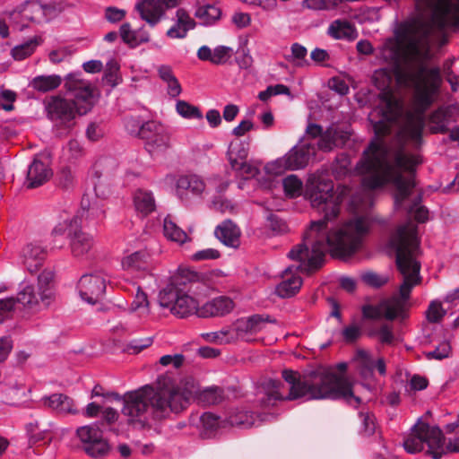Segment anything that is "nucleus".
<instances>
[{"label": "nucleus", "instance_id": "1", "mask_svg": "<svg viewBox=\"0 0 459 459\" xmlns=\"http://www.w3.org/2000/svg\"><path fill=\"white\" fill-rule=\"evenodd\" d=\"M437 30L424 29L420 22L405 21L380 48L379 57L390 67L375 71L373 80L382 91L378 105L369 113L376 138L364 151L355 171L363 176L368 192L392 183L394 205L403 207L415 186V167L421 162L408 153L403 143L418 145L425 125L424 112L435 101L441 82L439 70L429 67L430 46H442Z\"/></svg>", "mask_w": 459, "mask_h": 459}, {"label": "nucleus", "instance_id": "2", "mask_svg": "<svg viewBox=\"0 0 459 459\" xmlns=\"http://www.w3.org/2000/svg\"><path fill=\"white\" fill-rule=\"evenodd\" d=\"M346 189L334 192L333 183L323 174L309 176L305 186V196L313 208L324 213L322 220L313 221L307 230L303 242L295 246L288 254L298 266H289L282 273V281L276 286L275 293L282 299L296 295L302 286L299 271L309 272L319 268L329 250L333 257L347 258L356 253L370 227L368 217L351 220L333 230L328 222L337 217Z\"/></svg>", "mask_w": 459, "mask_h": 459}, {"label": "nucleus", "instance_id": "3", "mask_svg": "<svg viewBox=\"0 0 459 459\" xmlns=\"http://www.w3.org/2000/svg\"><path fill=\"white\" fill-rule=\"evenodd\" d=\"M108 395L123 401L122 415L129 425L143 429L150 422L149 405L157 418H165L170 413L181 412L195 399L204 405L217 404L221 402L223 392L218 386H210L201 391L191 377L176 383L169 376H160L157 379L156 387L146 385L126 393L122 397L116 393Z\"/></svg>", "mask_w": 459, "mask_h": 459}, {"label": "nucleus", "instance_id": "4", "mask_svg": "<svg viewBox=\"0 0 459 459\" xmlns=\"http://www.w3.org/2000/svg\"><path fill=\"white\" fill-rule=\"evenodd\" d=\"M345 363L334 368H321L300 377L297 371L284 369L281 373L285 384L269 379L263 387L266 399L263 403L273 405L279 400H320L342 399L351 405L357 406L361 400L354 394L352 383L345 374Z\"/></svg>", "mask_w": 459, "mask_h": 459}, {"label": "nucleus", "instance_id": "5", "mask_svg": "<svg viewBox=\"0 0 459 459\" xmlns=\"http://www.w3.org/2000/svg\"><path fill=\"white\" fill-rule=\"evenodd\" d=\"M390 246L395 252L396 265L403 276L398 293L377 305H366L362 307L363 316L369 319L385 317L393 320L405 316L409 307V299L412 289L420 284V264L418 261L420 240L417 225L408 221L397 228L390 238Z\"/></svg>", "mask_w": 459, "mask_h": 459}, {"label": "nucleus", "instance_id": "6", "mask_svg": "<svg viewBox=\"0 0 459 459\" xmlns=\"http://www.w3.org/2000/svg\"><path fill=\"white\" fill-rule=\"evenodd\" d=\"M65 87L73 102L58 97L53 98L48 105V111L52 119L71 121L75 113L84 115L91 108L94 102V87L82 78L81 73L67 74L65 78Z\"/></svg>", "mask_w": 459, "mask_h": 459}, {"label": "nucleus", "instance_id": "7", "mask_svg": "<svg viewBox=\"0 0 459 459\" xmlns=\"http://www.w3.org/2000/svg\"><path fill=\"white\" fill-rule=\"evenodd\" d=\"M427 446V453L434 459H439L446 451L459 452V437L445 445L439 428L418 421L412 428L411 436L404 440V449L411 454L420 452Z\"/></svg>", "mask_w": 459, "mask_h": 459}, {"label": "nucleus", "instance_id": "8", "mask_svg": "<svg viewBox=\"0 0 459 459\" xmlns=\"http://www.w3.org/2000/svg\"><path fill=\"white\" fill-rule=\"evenodd\" d=\"M315 143H304L294 146L283 157L279 158L264 166V173L267 179L263 181L260 178H257L261 184L266 188H273L275 186L276 182L272 180L271 178L281 176L286 170H296L306 167L309 160L316 155Z\"/></svg>", "mask_w": 459, "mask_h": 459}, {"label": "nucleus", "instance_id": "9", "mask_svg": "<svg viewBox=\"0 0 459 459\" xmlns=\"http://www.w3.org/2000/svg\"><path fill=\"white\" fill-rule=\"evenodd\" d=\"M81 228L82 221L77 216H65L52 231L53 236L67 235L71 252L75 257L85 256L93 246L92 237Z\"/></svg>", "mask_w": 459, "mask_h": 459}, {"label": "nucleus", "instance_id": "10", "mask_svg": "<svg viewBox=\"0 0 459 459\" xmlns=\"http://www.w3.org/2000/svg\"><path fill=\"white\" fill-rule=\"evenodd\" d=\"M159 304L178 317H186L195 313L198 315L200 311L198 301L188 294L179 291L173 283L160 290Z\"/></svg>", "mask_w": 459, "mask_h": 459}, {"label": "nucleus", "instance_id": "11", "mask_svg": "<svg viewBox=\"0 0 459 459\" xmlns=\"http://www.w3.org/2000/svg\"><path fill=\"white\" fill-rule=\"evenodd\" d=\"M53 273L50 271H43L38 277V289L30 284H24L17 294L16 301L27 309H36L39 299L45 307L49 306L54 299V290L51 285Z\"/></svg>", "mask_w": 459, "mask_h": 459}, {"label": "nucleus", "instance_id": "12", "mask_svg": "<svg viewBox=\"0 0 459 459\" xmlns=\"http://www.w3.org/2000/svg\"><path fill=\"white\" fill-rule=\"evenodd\" d=\"M76 435L82 445L83 450L91 457L102 458L108 455L110 446L97 424L78 428Z\"/></svg>", "mask_w": 459, "mask_h": 459}, {"label": "nucleus", "instance_id": "13", "mask_svg": "<svg viewBox=\"0 0 459 459\" xmlns=\"http://www.w3.org/2000/svg\"><path fill=\"white\" fill-rule=\"evenodd\" d=\"M142 139L151 154L160 153L170 146V134L168 128L159 121L151 120L143 124Z\"/></svg>", "mask_w": 459, "mask_h": 459}, {"label": "nucleus", "instance_id": "14", "mask_svg": "<svg viewBox=\"0 0 459 459\" xmlns=\"http://www.w3.org/2000/svg\"><path fill=\"white\" fill-rule=\"evenodd\" d=\"M274 322L275 321L270 319L269 316L254 315L248 317L239 318L231 325L237 342L239 341L249 342L255 340L256 333L267 331L270 324Z\"/></svg>", "mask_w": 459, "mask_h": 459}, {"label": "nucleus", "instance_id": "15", "mask_svg": "<svg viewBox=\"0 0 459 459\" xmlns=\"http://www.w3.org/2000/svg\"><path fill=\"white\" fill-rule=\"evenodd\" d=\"M306 132L313 139L319 137L317 148L323 152H330L343 145L350 136L347 131L333 126L323 132L322 127L316 124H309Z\"/></svg>", "mask_w": 459, "mask_h": 459}, {"label": "nucleus", "instance_id": "16", "mask_svg": "<svg viewBox=\"0 0 459 459\" xmlns=\"http://www.w3.org/2000/svg\"><path fill=\"white\" fill-rule=\"evenodd\" d=\"M77 289L83 301L95 304L104 296L106 279L100 273L84 274L79 280Z\"/></svg>", "mask_w": 459, "mask_h": 459}, {"label": "nucleus", "instance_id": "17", "mask_svg": "<svg viewBox=\"0 0 459 459\" xmlns=\"http://www.w3.org/2000/svg\"><path fill=\"white\" fill-rule=\"evenodd\" d=\"M123 270L136 277L151 275L153 269L151 255L146 250H139L125 255L121 260Z\"/></svg>", "mask_w": 459, "mask_h": 459}, {"label": "nucleus", "instance_id": "18", "mask_svg": "<svg viewBox=\"0 0 459 459\" xmlns=\"http://www.w3.org/2000/svg\"><path fill=\"white\" fill-rule=\"evenodd\" d=\"M206 189L205 182L197 175L181 176L176 183L177 195L186 203L189 202L192 197H201Z\"/></svg>", "mask_w": 459, "mask_h": 459}, {"label": "nucleus", "instance_id": "19", "mask_svg": "<svg viewBox=\"0 0 459 459\" xmlns=\"http://www.w3.org/2000/svg\"><path fill=\"white\" fill-rule=\"evenodd\" d=\"M459 117V107L449 105L433 111L428 117L427 126L431 133H443Z\"/></svg>", "mask_w": 459, "mask_h": 459}, {"label": "nucleus", "instance_id": "20", "mask_svg": "<svg viewBox=\"0 0 459 459\" xmlns=\"http://www.w3.org/2000/svg\"><path fill=\"white\" fill-rule=\"evenodd\" d=\"M46 255V247L39 242H30L22 249L21 261L27 271L34 273L42 266Z\"/></svg>", "mask_w": 459, "mask_h": 459}, {"label": "nucleus", "instance_id": "21", "mask_svg": "<svg viewBox=\"0 0 459 459\" xmlns=\"http://www.w3.org/2000/svg\"><path fill=\"white\" fill-rule=\"evenodd\" d=\"M134 8L141 19L151 27H155L166 14V10L160 0H140L135 4Z\"/></svg>", "mask_w": 459, "mask_h": 459}, {"label": "nucleus", "instance_id": "22", "mask_svg": "<svg viewBox=\"0 0 459 459\" xmlns=\"http://www.w3.org/2000/svg\"><path fill=\"white\" fill-rule=\"evenodd\" d=\"M174 22V24L166 32V36L169 39H185L188 31L195 27V20L184 8H178L176 11Z\"/></svg>", "mask_w": 459, "mask_h": 459}, {"label": "nucleus", "instance_id": "23", "mask_svg": "<svg viewBox=\"0 0 459 459\" xmlns=\"http://www.w3.org/2000/svg\"><path fill=\"white\" fill-rule=\"evenodd\" d=\"M232 48L227 46H217L213 49L208 46H202L197 50V57L202 61H209L213 65L227 63L234 55Z\"/></svg>", "mask_w": 459, "mask_h": 459}, {"label": "nucleus", "instance_id": "24", "mask_svg": "<svg viewBox=\"0 0 459 459\" xmlns=\"http://www.w3.org/2000/svg\"><path fill=\"white\" fill-rule=\"evenodd\" d=\"M234 308V302L227 297H218L206 302L198 312V316H223Z\"/></svg>", "mask_w": 459, "mask_h": 459}, {"label": "nucleus", "instance_id": "25", "mask_svg": "<svg viewBox=\"0 0 459 459\" xmlns=\"http://www.w3.org/2000/svg\"><path fill=\"white\" fill-rule=\"evenodd\" d=\"M327 35L334 39L353 41L358 37V31L353 23L346 19L333 21L326 31Z\"/></svg>", "mask_w": 459, "mask_h": 459}, {"label": "nucleus", "instance_id": "26", "mask_svg": "<svg viewBox=\"0 0 459 459\" xmlns=\"http://www.w3.org/2000/svg\"><path fill=\"white\" fill-rule=\"evenodd\" d=\"M214 234L216 238L225 246L237 248L240 245V230L231 221H225L218 225Z\"/></svg>", "mask_w": 459, "mask_h": 459}, {"label": "nucleus", "instance_id": "27", "mask_svg": "<svg viewBox=\"0 0 459 459\" xmlns=\"http://www.w3.org/2000/svg\"><path fill=\"white\" fill-rule=\"evenodd\" d=\"M52 172L48 165L43 161L34 159L30 165L27 173V186L34 188L47 182L51 177Z\"/></svg>", "mask_w": 459, "mask_h": 459}, {"label": "nucleus", "instance_id": "28", "mask_svg": "<svg viewBox=\"0 0 459 459\" xmlns=\"http://www.w3.org/2000/svg\"><path fill=\"white\" fill-rule=\"evenodd\" d=\"M42 403L44 406L61 413L75 414L78 412L74 401L62 394H53L50 396H46L42 398Z\"/></svg>", "mask_w": 459, "mask_h": 459}, {"label": "nucleus", "instance_id": "29", "mask_svg": "<svg viewBox=\"0 0 459 459\" xmlns=\"http://www.w3.org/2000/svg\"><path fill=\"white\" fill-rule=\"evenodd\" d=\"M157 73L160 79L166 84V91L169 97L177 98L182 93V87L170 65H159Z\"/></svg>", "mask_w": 459, "mask_h": 459}, {"label": "nucleus", "instance_id": "30", "mask_svg": "<svg viewBox=\"0 0 459 459\" xmlns=\"http://www.w3.org/2000/svg\"><path fill=\"white\" fill-rule=\"evenodd\" d=\"M266 420L260 416L255 417L253 413L244 410H236L230 413L227 418V423L230 426L248 429L260 425V422Z\"/></svg>", "mask_w": 459, "mask_h": 459}, {"label": "nucleus", "instance_id": "31", "mask_svg": "<svg viewBox=\"0 0 459 459\" xmlns=\"http://www.w3.org/2000/svg\"><path fill=\"white\" fill-rule=\"evenodd\" d=\"M200 337L204 342L216 345H225L237 342L232 325L222 327L215 332L202 333Z\"/></svg>", "mask_w": 459, "mask_h": 459}, {"label": "nucleus", "instance_id": "32", "mask_svg": "<svg viewBox=\"0 0 459 459\" xmlns=\"http://www.w3.org/2000/svg\"><path fill=\"white\" fill-rule=\"evenodd\" d=\"M129 309L132 313L136 314L141 322H145L151 314L147 295L140 286L135 288V294Z\"/></svg>", "mask_w": 459, "mask_h": 459}, {"label": "nucleus", "instance_id": "33", "mask_svg": "<svg viewBox=\"0 0 459 459\" xmlns=\"http://www.w3.org/2000/svg\"><path fill=\"white\" fill-rule=\"evenodd\" d=\"M249 143L241 140H235L230 143L228 159L231 168L243 164L247 159Z\"/></svg>", "mask_w": 459, "mask_h": 459}, {"label": "nucleus", "instance_id": "34", "mask_svg": "<svg viewBox=\"0 0 459 459\" xmlns=\"http://www.w3.org/2000/svg\"><path fill=\"white\" fill-rule=\"evenodd\" d=\"M134 205L135 210L143 215L154 211L155 200L151 191L138 189L134 194Z\"/></svg>", "mask_w": 459, "mask_h": 459}, {"label": "nucleus", "instance_id": "35", "mask_svg": "<svg viewBox=\"0 0 459 459\" xmlns=\"http://www.w3.org/2000/svg\"><path fill=\"white\" fill-rule=\"evenodd\" d=\"M62 82L58 75H39L36 76L30 82V86L40 92H47L56 89Z\"/></svg>", "mask_w": 459, "mask_h": 459}, {"label": "nucleus", "instance_id": "36", "mask_svg": "<svg viewBox=\"0 0 459 459\" xmlns=\"http://www.w3.org/2000/svg\"><path fill=\"white\" fill-rule=\"evenodd\" d=\"M163 232L168 239L178 244H183L187 239L186 233L169 217L164 219Z\"/></svg>", "mask_w": 459, "mask_h": 459}, {"label": "nucleus", "instance_id": "37", "mask_svg": "<svg viewBox=\"0 0 459 459\" xmlns=\"http://www.w3.org/2000/svg\"><path fill=\"white\" fill-rule=\"evenodd\" d=\"M40 43L41 39L34 37L21 45L15 46L11 51L12 56L15 60H23L30 56Z\"/></svg>", "mask_w": 459, "mask_h": 459}, {"label": "nucleus", "instance_id": "38", "mask_svg": "<svg viewBox=\"0 0 459 459\" xmlns=\"http://www.w3.org/2000/svg\"><path fill=\"white\" fill-rule=\"evenodd\" d=\"M355 361L359 368L360 373L365 377H369L375 370V359L370 352L359 350L355 356Z\"/></svg>", "mask_w": 459, "mask_h": 459}, {"label": "nucleus", "instance_id": "39", "mask_svg": "<svg viewBox=\"0 0 459 459\" xmlns=\"http://www.w3.org/2000/svg\"><path fill=\"white\" fill-rule=\"evenodd\" d=\"M176 112L183 118L186 119H202L203 114L198 107L190 104L189 102L178 100L175 105Z\"/></svg>", "mask_w": 459, "mask_h": 459}, {"label": "nucleus", "instance_id": "40", "mask_svg": "<svg viewBox=\"0 0 459 459\" xmlns=\"http://www.w3.org/2000/svg\"><path fill=\"white\" fill-rule=\"evenodd\" d=\"M200 423L204 429V434L210 437L221 427L225 426V422L219 417L211 412H205L200 417Z\"/></svg>", "mask_w": 459, "mask_h": 459}, {"label": "nucleus", "instance_id": "41", "mask_svg": "<svg viewBox=\"0 0 459 459\" xmlns=\"http://www.w3.org/2000/svg\"><path fill=\"white\" fill-rule=\"evenodd\" d=\"M76 216L82 221L84 218L90 222H99L105 218V211L99 204H95L89 206L87 209L82 206V210L79 212V214Z\"/></svg>", "mask_w": 459, "mask_h": 459}, {"label": "nucleus", "instance_id": "42", "mask_svg": "<svg viewBox=\"0 0 459 459\" xmlns=\"http://www.w3.org/2000/svg\"><path fill=\"white\" fill-rule=\"evenodd\" d=\"M290 50L291 54L288 59L295 66L305 67L309 65V62L307 59V50L304 46L299 43H294L291 45Z\"/></svg>", "mask_w": 459, "mask_h": 459}, {"label": "nucleus", "instance_id": "43", "mask_svg": "<svg viewBox=\"0 0 459 459\" xmlns=\"http://www.w3.org/2000/svg\"><path fill=\"white\" fill-rule=\"evenodd\" d=\"M221 12L220 8L212 4H207L199 7L195 12V16L203 20L204 24H212L220 19Z\"/></svg>", "mask_w": 459, "mask_h": 459}, {"label": "nucleus", "instance_id": "44", "mask_svg": "<svg viewBox=\"0 0 459 459\" xmlns=\"http://www.w3.org/2000/svg\"><path fill=\"white\" fill-rule=\"evenodd\" d=\"M282 186L287 196L293 198L302 193V181L295 175H290L282 180Z\"/></svg>", "mask_w": 459, "mask_h": 459}, {"label": "nucleus", "instance_id": "45", "mask_svg": "<svg viewBox=\"0 0 459 459\" xmlns=\"http://www.w3.org/2000/svg\"><path fill=\"white\" fill-rule=\"evenodd\" d=\"M408 212L419 222H425L429 218L428 210L420 205V196L417 195L408 207Z\"/></svg>", "mask_w": 459, "mask_h": 459}, {"label": "nucleus", "instance_id": "46", "mask_svg": "<svg viewBox=\"0 0 459 459\" xmlns=\"http://www.w3.org/2000/svg\"><path fill=\"white\" fill-rule=\"evenodd\" d=\"M369 336L377 337L381 343L392 344L394 340V335L392 327L388 325H382L379 328H373L369 330Z\"/></svg>", "mask_w": 459, "mask_h": 459}, {"label": "nucleus", "instance_id": "47", "mask_svg": "<svg viewBox=\"0 0 459 459\" xmlns=\"http://www.w3.org/2000/svg\"><path fill=\"white\" fill-rule=\"evenodd\" d=\"M29 11L30 9H26L22 4L18 9L10 13V19L22 29L27 26L26 22H35L36 17H32Z\"/></svg>", "mask_w": 459, "mask_h": 459}, {"label": "nucleus", "instance_id": "48", "mask_svg": "<svg viewBox=\"0 0 459 459\" xmlns=\"http://www.w3.org/2000/svg\"><path fill=\"white\" fill-rule=\"evenodd\" d=\"M29 11L30 9H26L22 4L18 9L10 13V19L22 29L27 26L26 22H35L36 17H32Z\"/></svg>", "mask_w": 459, "mask_h": 459}, {"label": "nucleus", "instance_id": "49", "mask_svg": "<svg viewBox=\"0 0 459 459\" xmlns=\"http://www.w3.org/2000/svg\"><path fill=\"white\" fill-rule=\"evenodd\" d=\"M303 6L313 11H331L338 7L336 0H304Z\"/></svg>", "mask_w": 459, "mask_h": 459}, {"label": "nucleus", "instance_id": "50", "mask_svg": "<svg viewBox=\"0 0 459 459\" xmlns=\"http://www.w3.org/2000/svg\"><path fill=\"white\" fill-rule=\"evenodd\" d=\"M446 315V310L438 300H433L429 303L426 311L427 320L430 323H438Z\"/></svg>", "mask_w": 459, "mask_h": 459}, {"label": "nucleus", "instance_id": "51", "mask_svg": "<svg viewBox=\"0 0 459 459\" xmlns=\"http://www.w3.org/2000/svg\"><path fill=\"white\" fill-rule=\"evenodd\" d=\"M351 169V162L348 155L341 154L336 158L333 171L337 178L346 176Z\"/></svg>", "mask_w": 459, "mask_h": 459}, {"label": "nucleus", "instance_id": "52", "mask_svg": "<svg viewBox=\"0 0 459 459\" xmlns=\"http://www.w3.org/2000/svg\"><path fill=\"white\" fill-rule=\"evenodd\" d=\"M120 37L123 41L128 44L131 47H137V30H134L131 29V25L129 23H124L120 26L119 29Z\"/></svg>", "mask_w": 459, "mask_h": 459}, {"label": "nucleus", "instance_id": "53", "mask_svg": "<svg viewBox=\"0 0 459 459\" xmlns=\"http://www.w3.org/2000/svg\"><path fill=\"white\" fill-rule=\"evenodd\" d=\"M232 169L236 170L239 176L247 179L258 177L260 174L258 168L247 160Z\"/></svg>", "mask_w": 459, "mask_h": 459}, {"label": "nucleus", "instance_id": "54", "mask_svg": "<svg viewBox=\"0 0 459 459\" xmlns=\"http://www.w3.org/2000/svg\"><path fill=\"white\" fill-rule=\"evenodd\" d=\"M459 60H449L444 65V73L446 74V80L450 83L452 90L456 91L459 87V75L455 74L452 66L458 63Z\"/></svg>", "mask_w": 459, "mask_h": 459}, {"label": "nucleus", "instance_id": "55", "mask_svg": "<svg viewBox=\"0 0 459 459\" xmlns=\"http://www.w3.org/2000/svg\"><path fill=\"white\" fill-rule=\"evenodd\" d=\"M26 9H30L29 13L35 18V22H42L44 16V6L38 1H29L23 4Z\"/></svg>", "mask_w": 459, "mask_h": 459}, {"label": "nucleus", "instance_id": "56", "mask_svg": "<svg viewBox=\"0 0 459 459\" xmlns=\"http://www.w3.org/2000/svg\"><path fill=\"white\" fill-rule=\"evenodd\" d=\"M451 346L448 342H441L434 351H429L427 356L429 359H443L449 357Z\"/></svg>", "mask_w": 459, "mask_h": 459}, {"label": "nucleus", "instance_id": "57", "mask_svg": "<svg viewBox=\"0 0 459 459\" xmlns=\"http://www.w3.org/2000/svg\"><path fill=\"white\" fill-rule=\"evenodd\" d=\"M359 417L362 421V431L367 436L372 435L376 429L374 416L369 412L360 411Z\"/></svg>", "mask_w": 459, "mask_h": 459}, {"label": "nucleus", "instance_id": "58", "mask_svg": "<svg viewBox=\"0 0 459 459\" xmlns=\"http://www.w3.org/2000/svg\"><path fill=\"white\" fill-rule=\"evenodd\" d=\"M220 257V252L215 248H205L194 253L191 256L194 261L213 260Z\"/></svg>", "mask_w": 459, "mask_h": 459}, {"label": "nucleus", "instance_id": "59", "mask_svg": "<svg viewBox=\"0 0 459 459\" xmlns=\"http://www.w3.org/2000/svg\"><path fill=\"white\" fill-rule=\"evenodd\" d=\"M64 156L67 159H77L82 154V146L76 140H71L64 148Z\"/></svg>", "mask_w": 459, "mask_h": 459}, {"label": "nucleus", "instance_id": "60", "mask_svg": "<svg viewBox=\"0 0 459 459\" xmlns=\"http://www.w3.org/2000/svg\"><path fill=\"white\" fill-rule=\"evenodd\" d=\"M362 281L369 286L377 288L386 282V278L380 276L376 273L368 272L362 274Z\"/></svg>", "mask_w": 459, "mask_h": 459}, {"label": "nucleus", "instance_id": "61", "mask_svg": "<svg viewBox=\"0 0 459 459\" xmlns=\"http://www.w3.org/2000/svg\"><path fill=\"white\" fill-rule=\"evenodd\" d=\"M125 128L130 134H136L142 138L143 124L134 117H126L124 121Z\"/></svg>", "mask_w": 459, "mask_h": 459}, {"label": "nucleus", "instance_id": "62", "mask_svg": "<svg viewBox=\"0 0 459 459\" xmlns=\"http://www.w3.org/2000/svg\"><path fill=\"white\" fill-rule=\"evenodd\" d=\"M342 333L343 339L347 342H352L359 337V335L361 333V329L357 325H351L345 327L342 330Z\"/></svg>", "mask_w": 459, "mask_h": 459}, {"label": "nucleus", "instance_id": "63", "mask_svg": "<svg viewBox=\"0 0 459 459\" xmlns=\"http://www.w3.org/2000/svg\"><path fill=\"white\" fill-rule=\"evenodd\" d=\"M184 361V356L181 354L164 355L160 359L162 366L173 365L175 368H179Z\"/></svg>", "mask_w": 459, "mask_h": 459}, {"label": "nucleus", "instance_id": "64", "mask_svg": "<svg viewBox=\"0 0 459 459\" xmlns=\"http://www.w3.org/2000/svg\"><path fill=\"white\" fill-rule=\"evenodd\" d=\"M232 22L238 28L247 27L251 22V17L247 13H235L231 18Z\"/></svg>", "mask_w": 459, "mask_h": 459}]
</instances>
